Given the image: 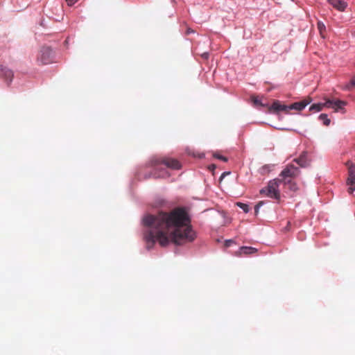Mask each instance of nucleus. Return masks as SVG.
Returning a JSON list of instances; mask_svg holds the SVG:
<instances>
[{
  "instance_id": "nucleus-3",
  "label": "nucleus",
  "mask_w": 355,
  "mask_h": 355,
  "mask_svg": "<svg viewBox=\"0 0 355 355\" xmlns=\"http://www.w3.org/2000/svg\"><path fill=\"white\" fill-rule=\"evenodd\" d=\"M280 183H282V180L279 179H274L270 180L268 182L267 187L260 190V194L279 201L280 192L279 190V187Z\"/></svg>"
},
{
  "instance_id": "nucleus-22",
  "label": "nucleus",
  "mask_w": 355,
  "mask_h": 355,
  "mask_svg": "<svg viewBox=\"0 0 355 355\" xmlns=\"http://www.w3.org/2000/svg\"><path fill=\"white\" fill-rule=\"evenodd\" d=\"M78 1V0H66V2L67 3V5L69 6H72L73 5H74L76 2Z\"/></svg>"
},
{
  "instance_id": "nucleus-5",
  "label": "nucleus",
  "mask_w": 355,
  "mask_h": 355,
  "mask_svg": "<svg viewBox=\"0 0 355 355\" xmlns=\"http://www.w3.org/2000/svg\"><path fill=\"white\" fill-rule=\"evenodd\" d=\"M300 173V171L297 167L293 164H288L281 172L279 176L282 178V179L280 180L282 182L284 180H289L297 177Z\"/></svg>"
},
{
  "instance_id": "nucleus-4",
  "label": "nucleus",
  "mask_w": 355,
  "mask_h": 355,
  "mask_svg": "<svg viewBox=\"0 0 355 355\" xmlns=\"http://www.w3.org/2000/svg\"><path fill=\"white\" fill-rule=\"evenodd\" d=\"M53 53L49 47H42L37 55V60L41 64H48L53 62Z\"/></svg>"
},
{
  "instance_id": "nucleus-9",
  "label": "nucleus",
  "mask_w": 355,
  "mask_h": 355,
  "mask_svg": "<svg viewBox=\"0 0 355 355\" xmlns=\"http://www.w3.org/2000/svg\"><path fill=\"white\" fill-rule=\"evenodd\" d=\"M13 72L6 67L0 66V78H3L10 84L13 78Z\"/></svg>"
},
{
  "instance_id": "nucleus-18",
  "label": "nucleus",
  "mask_w": 355,
  "mask_h": 355,
  "mask_svg": "<svg viewBox=\"0 0 355 355\" xmlns=\"http://www.w3.org/2000/svg\"><path fill=\"white\" fill-rule=\"evenodd\" d=\"M237 205L241 208L244 212L248 213L249 211V207L248 205L242 202H237Z\"/></svg>"
},
{
  "instance_id": "nucleus-17",
  "label": "nucleus",
  "mask_w": 355,
  "mask_h": 355,
  "mask_svg": "<svg viewBox=\"0 0 355 355\" xmlns=\"http://www.w3.org/2000/svg\"><path fill=\"white\" fill-rule=\"evenodd\" d=\"M319 119L323 122L324 125H329L330 123V119L328 118V116L326 114H321L319 116Z\"/></svg>"
},
{
  "instance_id": "nucleus-15",
  "label": "nucleus",
  "mask_w": 355,
  "mask_h": 355,
  "mask_svg": "<svg viewBox=\"0 0 355 355\" xmlns=\"http://www.w3.org/2000/svg\"><path fill=\"white\" fill-rule=\"evenodd\" d=\"M323 107H325V105H324V103L313 104L309 107V110L312 112H318L322 110Z\"/></svg>"
},
{
  "instance_id": "nucleus-12",
  "label": "nucleus",
  "mask_w": 355,
  "mask_h": 355,
  "mask_svg": "<svg viewBox=\"0 0 355 355\" xmlns=\"http://www.w3.org/2000/svg\"><path fill=\"white\" fill-rule=\"evenodd\" d=\"M270 109L275 112L284 111L286 113H288V105L282 104L279 101H274L271 105Z\"/></svg>"
},
{
  "instance_id": "nucleus-13",
  "label": "nucleus",
  "mask_w": 355,
  "mask_h": 355,
  "mask_svg": "<svg viewBox=\"0 0 355 355\" xmlns=\"http://www.w3.org/2000/svg\"><path fill=\"white\" fill-rule=\"evenodd\" d=\"M282 183L287 187L291 191H295L298 189L297 183L292 180V179L284 180Z\"/></svg>"
},
{
  "instance_id": "nucleus-26",
  "label": "nucleus",
  "mask_w": 355,
  "mask_h": 355,
  "mask_svg": "<svg viewBox=\"0 0 355 355\" xmlns=\"http://www.w3.org/2000/svg\"><path fill=\"white\" fill-rule=\"evenodd\" d=\"M351 84L355 86V76L351 80Z\"/></svg>"
},
{
  "instance_id": "nucleus-28",
  "label": "nucleus",
  "mask_w": 355,
  "mask_h": 355,
  "mask_svg": "<svg viewBox=\"0 0 355 355\" xmlns=\"http://www.w3.org/2000/svg\"><path fill=\"white\" fill-rule=\"evenodd\" d=\"M229 173H230L229 172H228V173H227V172L223 173L222 174V175H221V178H223V176H225V175H227V174H229Z\"/></svg>"
},
{
  "instance_id": "nucleus-10",
  "label": "nucleus",
  "mask_w": 355,
  "mask_h": 355,
  "mask_svg": "<svg viewBox=\"0 0 355 355\" xmlns=\"http://www.w3.org/2000/svg\"><path fill=\"white\" fill-rule=\"evenodd\" d=\"M294 162H295L301 167H306L309 166L310 159H308L307 152H302L299 157L294 159Z\"/></svg>"
},
{
  "instance_id": "nucleus-23",
  "label": "nucleus",
  "mask_w": 355,
  "mask_h": 355,
  "mask_svg": "<svg viewBox=\"0 0 355 355\" xmlns=\"http://www.w3.org/2000/svg\"><path fill=\"white\" fill-rule=\"evenodd\" d=\"M168 174L167 173V172H163L162 175H155V178H165V177H168Z\"/></svg>"
},
{
  "instance_id": "nucleus-16",
  "label": "nucleus",
  "mask_w": 355,
  "mask_h": 355,
  "mask_svg": "<svg viewBox=\"0 0 355 355\" xmlns=\"http://www.w3.org/2000/svg\"><path fill=\"white\" fill-rule=\"evenodd\" d=\"M318 28L319 30L320 35L323 38H324L325 37L324 33L326 31V26H325V25L322 21H318Z\"/></svg>"
},
{
  "instance_id": "nucleus-21",
  "label": "nucleus",
  "mask_w": 355,
  "mask_h": 355,
  "mask_svg": "<svg viewBox=\"0 0 355 355\" xmlns=\"http://www.w3.org/2000/svg\"><path fill=\"white\" fill-rule=\"evenodd\" d=\"M264 202L263 201H259L257 205L255 206V214H257L258 212H259V208L263 205Z\"/></svg>"
},
{
  "instance_id": "nucleus-14",
  "label": "nucleus",
  "mask_w": 355,
  "mask_h": 355,
  "mask_svg": "<svg viewBox=\"0 0 355 355\" xmlns=\"http://www.w3.org/2000/svg\"><path fill=\"white\" fill-rule=\"evenodd\" d=\"M240 254H251L256 253L257 252V249L252 247L243 246L240 248Z\"/></svg>"
},
{
  "instance_id": "nucleus-25",
  "label": "nucleus",
  "mask_w": 355,
  "mask_h": 355,
  "mask_svg": "<svg viewBox=\"0 0 355 355\" xmlns=\"http://www.w3.org/2000/svg\"><path fill=\"white\" fill-rule=\"evenodd\" d=\"M216 168L215 164H211L209 166V169L210 171H214Z\"/></svg>"
},
{
  "instance_id": "nucleus-1",
  "label": "nucleus",
  "mask_w": 355,
  "mask_h": 355,
  "mask_svg": "<svg viewBox=\"0 0 355 355\" xmlns=\"http://www.w3.org/2000/svg\"><path fill=\"white\" fill-rule=\"evenodd\" d=\"M143 223L148 227L144 234L148 249H151L156 241L165 247L170 242L178 245H184L196 238L191 225V218L182 207L175 208L168 213L146 215L143 218Z\"/></svg>"
},
{
  "instance_id": "nucleus-2",
  "label": "nucleus",
  "mask_w": 355,
  "mask_h": 355,
  "mask_svg": "<svg viewBox=\"0 0 355 355\" xmlns=\"http://www.w3.org/2000/svg\"><path fill=\"white\" fill-rule=\"evenodd\" d=\"M162 164L171 169L178 170L181 168L180 163L175 159L165 157H153L150 159V165L155 166L156 170L162 169L161 165Z\"/></svg>"
},
{
  "instance_id": "nucleus-19",
  "label": "nucleus",
  "mask_w": 355,
  "mask_h": 355,
  "mask_svg": "<svg viewBox=\"0 0 355 355\" xmlns=\"http://www.w3.org/2000/svg\"><path fill=\"white\" fill-rule=\"evenodd\" d=\"M214 157L215 158H217V159H220V160H222V161H223V162H227V160H228V159H227L226 157H224V156H223V155H219V154H218V153H214Z\"/></svg>"
},
{
  "instance_id": "nucleus-27",
  "label": "nucleus",
  "mask_w": 355,
  "mask_h": 355,
  "mask_svg": "<svg viewBox=\"0 0 355 355\" xmlns=\"http://www.w3.org/2000/svg\"><path fill=\"white\" fill-rule=\"evenodd\" d=\"M208 55H208V53H203V54H202V57H203L204 58H206V59L208 58Z\"/></svg>"
},
{
  "instance_id": "nucleus-7",
  "label": "nucleus",
  "mask_w": 355,
  "mask_h": 355,
  "mask_svg": "<svg viewBox=\"0 0 355 355\" xmlns=\"http://www.w3.org/2000/svg\"><path fill=\"white\" fill-rule=\"evenodd\" d=\"M325 107L334 109L336 112L343 111L346 102L340 100H327L324 103Z\"/></svg>"
},
{
  "instance_id": "nucleus-11",
  "label": "nucleus",
  "mask_w": 355,
  "mask_h": 355,
  "mask_svg": "<svg viewBox=\"0 0 355 355\" xmlns=\"http://www.w3.org/2000/svg\"><path fill=\"white\" fill-rule=\"evenodd\" d=\"M329 2L339 11H344L347 7V3L343 0H329Z\"/></svg>"
},
{
  "instance_id": "nucleus-20",
  "label": "nucleus",
  "mask_w": 355,
  "mask_h": 355,
  "mask_svg": "<svg viewBox=\"0 0 355 355\" xmlns=\"http://www.w3.org/2000/svg\"><path fill=\"white\" fill-rule=\"evenodd\" d=\"M252 101H253V103H254V104L255 105L263 106V105L261 103V102L260 101V100L257 97L253 96L252 97Z\"/></svg>"
},
{
  "instance_id": "nucleus-24",
  "label": "nucleus",
  "mask_w": 355,
  "mask_h": 355,
  "mask_svg": "<svg viewBox=\"0 0 355 355\" xmlns=\"http://www.w3.org/2000/svg\"><path fill=\"white\" fill-rule=\"evenodd\" d=\"M234 241L232 240H227L225 241V246L229 247L231 245L232 243H233Z\"/></svg>"
},
{
  "instance_id": "nucleus-8",
  "label": "nucleus",
  "mask_w": 355,
  "mask_h": 355,
  "mask_svg": "<svg viewBox=\"0 0 355 355\" xmlns=\"http://www.w3.org/2000/svg\"><path fill=\"white\" fill-rule=\"evenodd\" d=\"M311 101H312L311 98L307 97L300 102H296L293 104H291L290 105H288V112L291 110L301 111L303 109H304L306 105H308L311 102Z\"/></svg>"
},
{
  "instance_id": "nucleus-6",
  "label": "nucleus",
  "mask_w": 355,
  "mask_h": 355,
  "mask_svg": "<svg viewBox=\"0 0 355 355\" xmlns=\"http://www.w3.org/2000/svg\"><path fill=\"white\" fill-rule=\"evenodd\" d=\"M347 184L349 186L348 193L352 194L355 190V166L352 164L348 166V178Z\"/></svg>"
}]
</instances>
